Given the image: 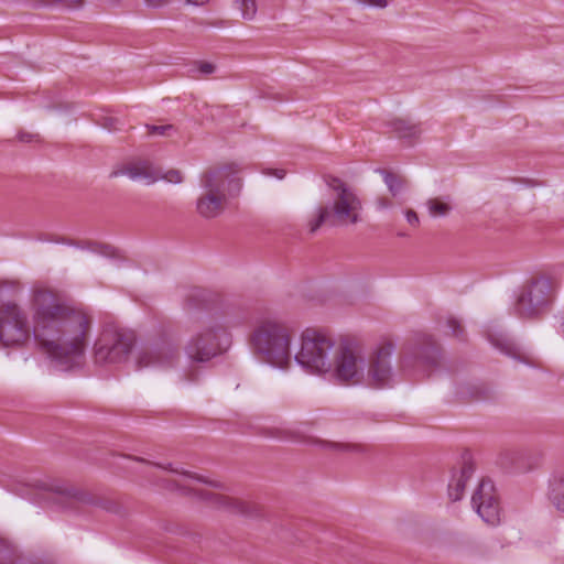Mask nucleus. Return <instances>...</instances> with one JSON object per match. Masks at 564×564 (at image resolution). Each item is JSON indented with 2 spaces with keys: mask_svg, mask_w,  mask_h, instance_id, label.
Masks as SVG:
<instances>
[{
  "mask_svg": "<svg viewBox=\"0 0 564 564\" xmlns=\"http://www.w3.org/2000/svg\"><path fill=\"white\" fill-rule=\"evenodd\" d=\"M30 308L34 339L55 367L66 371L80 366L91 325L87 312L45 288L33 291Z\"/></svg>",
  "mask_w": 564,
  "mask_h": 564,
  "instance_id": "obj_1",
  "label": "nucleus"
},
{
  "mask_svg": "<svg viewBox=\"0 0 564 564\" xmlns=\"http://www.w3.org/2000/svg\"><path fill=\"white\" fill-rule=\"evenodd\" d=\"M242 169L238 163H217L200 175L202 194L196 200V212L205 219L220 216L226 209L228 196H236L242 187Z\"/></svg>",
  "mask_w": 564,
  "mask_h": 564,
  "instance_id": "obj_2",
  "label": "nucleus"
},
{
  "mask_svg": "<svg viewBox=\"0 0 564 564\" xmlns=\"http://www.w3.org/2000/svg\"><path fill=\"white\" fill-rule=\"evenodd\" d=\"M325 182L333 191L332 206L321 205L307 221L308 231L315 234L324 224L355 226L362 220V202L356 191L336 176H326Z\"/></svg>",
  "mask_w": 564,
  "mask_h": 564,
  "instance_id": "obj_3",
  "label": "nucleus"
},
{
  "mask_svg": "<svg viewBox=\"0 0 564 564\" xmlns=\"http://www.w3.org/2000/svg\"><path fill=\"white\" fill-rule=\"evenodd\" d=\"M293 330L284 323L267 319L256 328L252 343L254 350L267 362L283 368L290 362Z\"/></svg>",
  "mask_w": 564,
  "mask_h": 564,
  "instance_id": "obj_4",
  "label": "nucleus"
},
{
  "mask_svg": "<svg viewBox=\"0 0 564 564\" xmlns=\"http://www.w3.org/2000/svg\"><path fill=\"white\" fill-rule=\"evenodd\" d=\"M334 352L335 344L330 337L306 329L302 334L301 349L295 360L307 371L322 375L330 371Z\"/></svg>",
  "mask_w": 564,
  "mask_h": 564,
  "instance_id": "obj_5",
  "label": "nucleus"
},
{
  "mask_svg": "<svg viewBox=\"0 0 564 564\" xmlns=\"http://www.w3.org/2000/svg\"><path fill=\"white\" fill-rule=\"evenodd\" d=\"M31 328L24 310L8 301L0 305V343L4 347L19 348L30 339Z\"/></svg>",
  "mask_w": 564,
  "mask_h": 564,
  "instance_id": "obj_6",
  "label": "nucleus"
},
{
  "mask_svg": "<svg viewBox=\"0 0 564 564\" xmlns=\"http://www.w3.org/2000/svg\"><path fill=\"white\" fill-rule=\"evenodd\" d=\"M337 381L357 384L364 378V356L359 344L343 341L335 349L329 371Z\"/></svg>",
  "mask_w": 564,
  "mask_h": 564,
  "instance_id": "obj_7",
  "label": "nucleus"
},
{
  "mask_svg": "<svg viewBox=\"0 0 564 564\" xmlns=\"http://www.w3.org/2000/svg\"><path fill=\"white\" fill-rule=\"evenodd\" d=\"M552 283L546 278H538L527 284L516 303V313L522 318L541 315L552 302Z\"/></svg>",
  "mask_w": 564,
  "mask_h": 564,
  "instance_id": "obj_8",
  "label": "nucleus"
},
{
  "mask_svg": "<svg viewBox=\"0 0 564 564\" xmlns=\"http://www.w3.org/2000/svg\"><path fill=\"white\" fill-rule=\"evenodd\" d=\"M134 336L123 330H105L95 344V361L99 365L124 361L133 346Z\"/></svg>",
  "mask_w": 564,
  "mask_h": 564,
  "instance_id": "obj_9",
  "label": "nucleus"
},
{
  "mask_svg": "<svg viewBox=\"0 0 564 564\" xmlns=\"http://www.w3.org/2000/svg\"><path fill=\"white\" fill-rule=\"evenodd\" d=\"M227 333L223 327H209L194 336L186 346V355L193 362H207L221 354Z\"/></svg>",
  "mask_w": 564,
  "mask_h": 564,
  "instance_id": "obj_10",
  "label": "nucleus"
},
{
  "mask_svg": "<svg viewBox=\"0 0 564 564\" xmlns=\"http://www.w3.org/2000/svg\"><path fill=\"white\" fill-rule=\"evenodd\" d=\"M395 345L384 339L372 350L368 362V381L371 387L382 388L389 384L393 376L391 358Z\"/></svg>",
  "mask_w": 564,
  "mask_h": 564,
  "instance_id": "obj_11",
  "label": "nucleus"
},
{
  "mask_svg": "<svg viewBox=\"0 0 564 564\" xmlns=\"http://www.w3.org/2000/svg\"><path fill=\"white\" fill-rule=\"evenodd\" d=\"M473 507L479 517L488 524L496 525L500 522V503L494 482L482 479L471 497Z\"/></svg>",
  "mask_w": 564,
  "mask_h": 564,
  "instance_id": "obj_12",
  "label": "nucleus"
},
{
  "mask_svg": "<svg viewBox=\"0 0 564 564\" xmlns=\"http://www.w3.org/2000/svg\"><path fill=\"white\" fill-rule=\"evenodd\" d=\"M178 358L177 349L170 343L149 345L140 349L135 356L137 369L169 368L175 365Z\"/></svg>",
  "mask_w": 564,
  "mask_h": 564,
  "instance_id": "obj_13",
  "label": "nucleus"
},
{
  "mask_svg": "<svg viewBox=\"0 0 564 564\" xmlns=\"http://www.w3.org/2000/svg\"><path fill=\"white\" fill-rule=\"evenodd\" d=\"M438 360V348L431 336H424L420 346H415L411 351L403 352L400 357L401 370L408 372L415 362L431 367Z\"/></svg>",
  "mask_w": 564,
  "mask_h": 564,
  "instance_id": "obj_14",
  "label": "nucleus"
},
{
  "mask_svg": "<svg viewBox=\"0 0 564 564\" xmlns=\"http://www.w3.org/2000/svg\"><path fill=\"white\" fill-rule=\"evenodd\" d=\"M202 497L215 508L227 511L231 514L253 517L257 516L260 510L259 506L254 502L229 497L218 492L203 491Z\"/></svg>",
  "mask_w": 564,
  "mask_h": 564,
  "instance_id": "obj_15",
  "label": "nucleus"
},
{
  "mask_svg": "<svg viewBox=\"0 0 564 564\" xmlns=\"http://www.w3.org/2000/svg\"><path fill=\"white\" fill-rule=\"evenodd\" d=\"M119 175H127L133 181L143 178L149 184L159 180V171L155 170L149 161L129 163L119 170L112 171L110 174L111 177H117Z\"/></svg>",
  "mask_w": 564,
  "mask_h": 564,
  "instance_id": "obj_16",
  "label": "nucleus"
},
{
  "mask_svg": "<svg viewBox=\"0 0 564 564\" xmlns=\"http://www.w3.org/2000/svg\"><path fill=\"white\" fill-rule=\"evenodd\" d=\"M473 471L474 469L471 465H464L458 475H453V478L448 484V497L452 501H457L462 498L466 484L471 477Z\"/></svg>",
  "mask_w": 564,
  "mask_h": 564,
  "instance_id": "obj_17",
  "label": "nucleus"
},
{
  "mask_svg": "<svg viewBox=\"0 0 564 564\" xmlns=\"http://www.w3.org/2000/svg\"><path fill=\"white\" fill-rule=\"evenodd\" d=\"M134 460H138V462H141V463H145L148 465H155L162 469H165V470H170L172 473H175V474H178L182 476V480H174V481H170L171 482V488H183V489H192L191 487V481L193 480H198V481H203L202 478L191 474V473H187V471H180L177 469H174L172 468L171 464H169L167 466H162V465H159V464H153L151 462H148L143 458H139V457H134L133 458Z\"/></svg>",
  "mask_w": 564,
  "mask_h": 564,
  "instance_id": "obj_18",
  "label": "nucleus"
},
{
  "mask_svg": "<svg viewBox=\"0 0 564 564\" xmlns=\"http://www.w3.org/2000/svg\"><path fill=\"white\" fill-rule=\"evenodd\" d=\"M390 127L399 138L411 139L419 137L421 133V129L417 124H413L410 121L401 118L393 119L390 122Z\"/></svg>",
  "mask_w": 564,
  "mask_h": 564,
  "instance_id": "obj_19",
  "label": "nucleus"
},
{
  "mask_svg": "<svg viewBox=\"0 0 564 564\" xmlns=\"http://www.w3.org/2000/svg\"><path fill=\"white\" fill-rule=\"evenodd\" d=\"M549 499L557 510L564 512V476L551 482Z\"/></svg>",
  "mask_w": 564,
  "mask_h": 564,
  "instance_id": "obj_20",
  "label": "nucleus"
},
{
  "mask_svg": "<svg viewBox=\"0 0 564 564\" xmlns=\"http://www.w3.org/2000/svg\"><path fill=\"white\" fill-rule=\"evenodd\" d=\"M323 445L333 451L347 452L359 455L367 454L370 451V447L362 443L324 442Z\"/></svg>",
  "mask_w": 564,
  "mask_h": 564,
  "instance_id": "obj_21",
  "label": "nucleus"
},
{
  "mask_svg": "<svg viewBox=\"0 0 564 564\" xmlns=\"http://www.w3.org/2000/svg\"><path fill=\"white\" fill-rule=\"evenodd\" d=\"M381 174L391 195H399L405 186V180L402 176L386 170H382Z\"/></svg>",
  "mask_w": 564,
  "mask_h": 564,
  "instance_id": "obj_22",
  "label": "nucleus"
},
{
  "mask_svg": "<svg viewBox=\"0 0 564 564\" xmlns=\"http://www.w3.org/2000/svg\"><path fill=\"white\" fill-rule=\"evenodd\" d=\"M426 206L432 217L446 216L452 210L449 202L442 200L440 198L429 199L426 202Z\"/></svg>",
  "mask_w": 564,
  "mask_h": 564,
  "instance_id": "obj_23",
  "label": "nucleus"
},
{
  "mask_svg": "<svg viewBox=\"0 0 564 564\" xmlns=\"http://www.w3.org/2000/svg\"><path fill=\"white\" fill-rule=\"evenodd\" d=\"M234 3L240 10L242 19L251 20L256 17V13H257L256 0H234Z\"/></svg>",
  "mask_w": 564,
  "mask_h": 564,
  "instance_id": "obj_24",
  "label": "nucleus"
},
{
  "mask_svg": "<svg viewBox=\"0 0 564 564\" xmlns=\"http://www.w3.org/2000/svg\"><path fill=\"white\" fill-rule=\"evenodd\" d=\"M160 178H162L169 183H173V184H180L184 180L182 172L180 170H175V169L170 170L164 174H161L159 172V180Z\"/></svg>",
  "mask_w": 564,
  "mask_h": 564,
  "instance_id": "obj_25",
  "label": "nucleus"
},
{
  "mask_svg": "<svg viewBox=\"0 0 564 564\" xmlns=\"http://www.w3.org/2000/svg\"><path fill=\"white\" fill-rule=\"evenodd\" d=\"M147 130L149 134H159V135H167L170 131L174 130V126L172 124H147Z\"/></svg>",
  "mask_w": 564,
  "mask_h": 564,
  "instance_id": "obj_26",
  "label": "nucleus"
},
{
  "mask_svg": "<svg viewBox=\"0 0 564 564\" xmlns=\"http://www.w3.org/2000/svg\"><path fill=\"white\" fill-rule=\"evenodd\" d=\"M197 69L204 74V75H210L215 72L216 66L213 63L209 62H197L196 63Z\"/></svg>",
  "mask_w": 564,
  "mask_h": 564,
  "instance_id": "obj_27",
  "label": "nucleus"
},
{
  "mask_svg": "<svg viewBox=\"0 0 564 564\" xmlns=\"http://www.w3.org/2000/svg\"><path fill=\"white\" fill-rule=\"evenodd\" d=\"M447 324L449 328H452V334L456 337H460L463 334V327L460 326L459 322L455 318H449L447 321Z\"/></svg>",
  "mask_w": 564,
  "mask_h": 564,
  "instance_id": "obj_28",
  "label": "nucleus"
},
{
  "mask_svg": "<svg viewBox=\"0 0 564 564\" xmlns=\"http://www.w3.org/2000/svg\"><path fill=\"white\" fill-rule=\"evenodd\" d=\"M404 214H405V218H406L408 223L411 226L417 227L420 225V218H419L416 212H414L413 209H406Z\"/></svg>",
  "mask_w": 564,
  "mask_h": 564,
  "instance_id": "obj_29",
  "label": "nucleus"
},
{
  "mask_svg": "<svg viewBox=\"0 0 564 564\" xmlns=\"http://www.w3.org/2000/svg\"><path fill=\"white\" fill-rule=\"evenodd\" d=\"M184 379L188 382H195L198 379V369L196 366H189L184 373Z\"/></svg>",
  "mask_w": 564,
  "mask_h": 564,
  "instance_id": "obj_30",
  "label": "nucleus"
},
{
  "mask_svg": "<svg viewBox=\"0 0 564 564\" xmlns=\"http://www.w3.org/2000/svg\"><path fill=\"white\" fill-rule=\"evenodd\" d=\"M267 435L272 437L285 438L289 437V432L282 429H272L269 431Z\"/></svg>",
  "mask_w": 564,
  "mask_h": 564,
  "instance_id": "obj_31",
  "label": "nucleus"
},
{
  "mask_svg": "<svg viewBox=\"0 0 564 564\" xmlns=\"http://www.w3.org/2000/svg\"><path fill=\"white\" fill-rule=\"evenodd\" d=\"M171 0H144L148 7L151 8H161L164 4L169 3Z\"/></svg>",
  "mask_w": 564,
  "mask_h": 564,
  "instance_id": "obj_32",
  "label": "nucleus"
},
{
  "mask_svg": "<svg viewBox=\"0 0 564 564\" xmlns=\"http://www.w3.org/2000/svg\"><path fill=\"white\" fill-rule=\"evenodd\" d=\"M377 205H378V207H379V208H381V209H386V208L391 207L392 203H391V200H390L389 198H387V197H379V198L377 199Z\"/></svg>",
  "mask_w": 564,
  "mask_h": 564,
  "instance_id": "obj_33",
  "label": "nucleus"
},
{
  "mask_svg": "<svg viewBox=\"0 0 564 564\" xmlns=\"http://www.w3.org/2000/svg\"><path fill=\"white\" fill-rule=\"evenodd\" d=\"M501 349L510 356H517L516 348L511 344H505L501 346Z\"/></svg>",
  "mask_w": 564,
  "mask_h": 564,
  "instance_id": "obj_34",
  "label": "nucleus"
},
{
  "mask_svg": "<svg viewBox=\"0 0 564 564\" xmlns=\"http://www.w3.org/2000/svg\"><path fill=\"white\" fill-rule=\"evenodd\" d=\"M555 323L556 326L562 330L564 334V314H558L555 316Z\"/></svg>",
  "mask_w": 564,
  "mask_h": 564,
  "instance_id": "obj_35",
  "label": "nucleus"
},
{
  "mask_svg": "<svg viewBox=\"0 0 564 564\" xmlns=\"http://www.w3.org/2000/svg\"><path fill=\"white\" fill-rule=\"evenodd\" d=\"M370 3L381 7V8H384V7H387L388 1L387 0H371Z\"/></svg>",
  "mask_w": 564,
  "mask_h": 564,
  "instance_id": "obj_36",
  "label": "nucleus"
},
{
  "mask_svg": "<svg viewBox=\"0 0 564 564\" xmlns=\"http://www.w3.org/2000/svg\"><path fill=\"white\" fill-rule=\"evenodd\" d=\"M19 139L21 141L30 142V141H32L33 135H31L29 133H20Z\"/></svg>",
  "mask_w": 564,
  "mask_h": 564,
  "instance_id": "obj_37",
  "label": "nucleus"
},
{
  "mask_svg": "<svg viewBox=\"0 0 564 564\" xmlns=\"http://www.w3.org/2000/svg\"><path fill=\"white\" fill-rule=\"evenodd\" d=\"M273 175L276 176L278 178H283L284 175H285V171H283V170H275Z\"/></svg>",
  "mask_w": 564,
  "mask_h": 564,
  "instance_id": "obj_38",
  "label": "nucleus"
},
{
  "mask_svg": "<svg viewBox=\"0 0 564 564\" xmlns=\"http://www.w3.org/2000/svg\"><path fill=\"white\" fill-rule=\"evenodd\" d=\"M0 547H8V541L6 539L0 538Z\"/></svg>",
  "mask_w": 564,
  "mask_h": 564,
  "instance_id": "obj_39",
  "label": "nucleus"
},
{
  "mask_svg": "<svg viewBox=\"0 0 564 564\" xmlns=\"http://www.w3.org/2000/svg\"><path fill=\"white\" fill-rule=\"evenodd\" d=\"M192 300H193L192 297H188V302H191ZM188 306H189V307H193V306H194V304L188 303Z\"/></svg>",
  "mask_w": 564,
  "mask_h": 564,
  "instance_id": "obj_40",
  "label": "nucleus"
}]
</instances>
